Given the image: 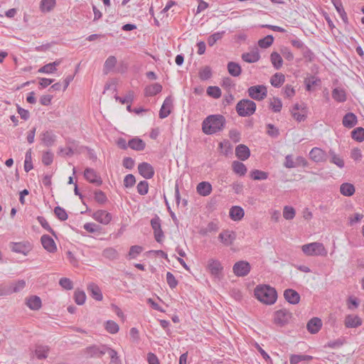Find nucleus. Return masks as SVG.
Returning <instances> with one entry per match:
<instances>
[{"mask_svg": "<svg viewBox=\"0 0 364 364\" xmlns=\"http://www.w3.org/2000/svg\"><path fill=\"white\" fill-rule=\"evenodd\" d=\"M313 359L311 355H291L290 356V364H298L301 361H310Z\"/></svg>", "mask_w": 364, "mask_h": 364, "instance_id": "nucleus-39", "label": "nucleus"}, {"mask_svg": "<svg viewBox=\"0 0 364 364\" xmlns=\"http://www.w3.org/2000/svg\"><path fill=\"white\" fill-rule=\"evenodd\" d=\"M116 100L119 101L122 104H131L134 97V94L133 91H129L124 97H120L119 96L114 97Z\"/></svg>", "mask_w": 364, "mask_h": 364, "instance_id": "nucleus-52", "label": "nucleus"}, {"mask_svg": "<svg viewBox=\"0 0 364 364\" xmlns=\"http://www.w3.org/2000/svg\"><path fill=\"white\" fill-rule=\"evenodd\" d=\"M162 90V86L159 83H154L147 85L144 89L145 96H154L160 93Z\"/></svg>", "mask_w": 364, "mask_h": 364, "instance_id": "nucleus-27", "label": "nucleus"}, {"mask_svg": "<svg viewBox=\"0 0 364 364\" xmlns=\"http://www.w3.org/2000/svg\"><path fill=\"white\" fill-rule=\"evenodd\" d=\"M43 247L50 252H55L57 250L55 243L49 235H44L41 239Z\"/></svg>", "mask_w": 364, "mask_h": 364, "instance_id": "nucleus-19", "label": "nucleus"}, {"mask_svg": "<svg viewBox=\"0 0 364 364\" xmlns=\"http://www.w3.org/2000/svg\"><path fill=\"white\" fill-rule=\"evenodd\" d=\"M248 95L253 100L261 101L267 95V89L265 85H258L251 86L247 90Z\"/></svg>", "mask_w": 364, "mask_h": 364, "instance_id": "nucleus-5", "label": "nucleus"}, {"mask_svg": "<svg viewBox=\"0 0 364 364\" xmlns=\"http://www.w3.org/2000/svg\"><path fill=\"white\" fill-rule=\"evenodd\" d=\"M74 299L77 304L82 305L85 302L86 299L85 291L77 289L74 293Z\"/></svg>", "mask_w": 364, "mask_h": 364, "instance_id": "nucleus-47", "label": "nucleus"}, {"mask_svg": "<svg viewBox=\"0 0 364 364\" xmlns=\"http://www.w3.org/2000/svg\"><path fill=\"white\" fill-rule=\"evenodd\" d=\"M54 213L56 217L61 221H65L68 218L65 210L60 206H57L54 208Z\"/></svg>", "mask_w": 364, "mask_h": 364, "instance_id": "nucleus-53", "label": "nucleus"}, {"mask_svg": "<svg viewBox=\"0 0 364 364\" xmlns=\"http://www.w3.org/2000/svg\"><path fill=\"white\" fill-rule=\"evenodd\" d=\"M41 140L43 144L46 146H53L56 140V136L53 133L52 131H46L41 135Z\"/></svg>", "mask_w": 364, "mask_h": 364, "instance_id": "nucleus-20", "label": "nucleus"}, {"mask_svg": "<svg viewBox=\"0 0 364 364\" xmlns=\"http://www.w3.org/2000/svg\"><path fill=\"white\" fill-rule=\"evenodd\" d=\"M208 268L215 277H218L223 269L220 262L213 259L208 261Z\"/></svg>", "mask_w": 364, "mask_h": 364, "instance_id": "nucleus-25", "label": "nucleus"}, {"mask_svg": "<svg viewBox=\"0 0 364 364\" xmlns=\"http://www.w3.org/2000/svg\"><path fill=\"white\" fill-rule=\"evenodd\" d=\"M84 177L87 181L96 186H100L102 183L100 176L97 174L96 171L93 168H85Z\"/></svg>", "mask_w": 364, "mask_h": 364, "instance_id": "nucleus-11", "label": "nucleus"}, {"mask_svg": "<svg viewBox=\"0 0 364 364\" xmlns=\"http://www.w3.org/2000/svg\"><path fill=\"white\" fill-rule=\"evenodd\" d=\"M260 58V55L257 48H255L250 52L245 53L242 55V59L249 63H256Z\"/></svg>", "mask_w": 364, "mask_h": 364, "instance_id": "nucleus-22", "label": "nucleus"}, {"mask_svg": "<svg viewBox=\"0 0 364 364\" xmlns=\"http://www.w3.org/2000/svg\"><path fill=\"white\" fill-rule=\"evenodd\" d=\"M310 158L315 162H323L327 160V154L321 149L314 147L309 153Z\"/></svg>", "mask_w": 364, "mask_h": 364, "instance_id": "nucleus-14", "label": "nucleus"}, {"mask_svg": "<svg viewBox=\"0 0 364 364\" xmlns=\"http://www.w3.org/2000/svg\"><path fill=\"white\" fill-rule=\"evenodd\" d=\"M116 63L117 58L114 56L108 57L104 65L105 73H107L109 72L116 65Z\"/></svg>", "mask_w": 364, "mask_h": 364, "instance_id": "nucleus-51", "label": "nucleus"}, {"mask_svg": "<svg viewBox=\"0 0 364 364\" xmlns=\"http://www.w3.org/2000/svg\"><path fill=\"white\" fill-rule=\"evenodd\" d=\"M207 94L210 97L218 99L221 96V90L217 86H209L207 88Z\"/></svg>", "mask_w": 364, "mask_h": 364, "instance_id": "nucleus-54", "label": "nucleus"}, {"mask_svg": "<svg viewBox=\"0 0 364 364\" xmlns=\"http://www.w3.org/2000/svg\"><path fill=\"white\" fill-rule=\"evenodd\" d=\"M199 77L202 80H207L212 76V70L209 66L202 68L199 71Z\"/></svg>", "mask_w": 364, "mask_h": 364, "instance_id": "nucleus-45", "label": "nucleus"}, {"mask_svg": "<svg viewBox=\"0 0 364 364\" xmlns=\"http://www.w3.org/2000/svg\"><path fill=\"white\" fill-rule=\"evenodd\" d=\"M233 171L240 176H245L247 173V168L242 162L235 161L232 164Z\"/></svg>", "mask_w": 364, "mask_h": 364, "instance_id": "nucleus-38", "label": "nucleus"}, {"mask_svg": "<svg viewBox=\"0 0 364 364\" xmlns=\"http://www.w3.org/2000/svg\"><path fill=\"white\" fill-rule=\"evenodd\" d=\"M274 41V37L272 35H268L264 38L259 40L258 46L262 48H267L269 47Z\"/></svg>", "mask_w": 364, "mask_h": 364, "instance_id": "nucleus-46", "label": "nucleus"}, {"mask_svg": "<svg viewBox=\"0 0 364 364\" xmlns=\"http://www.w3.org/2000/svg\"><path fill=\"white\" fill-rule=\"evenodd\" d=\"M107 346H92L87 348V353L91 357L101 358L105 353H107Z\"/></svg>", "mask_w": 364, "mask_h": 364, "instance_id": "nucleus-13", "label": "nucleus"}, {"mask_svg": "<svg viewBox=\"0 0 364 364\" xmlns=\"http://www.w3.org/2000/svg\"><path fill=\"white\" fill-rule=\"evenodd\" d=\"M322 327V321L318 317L311 318L307 324L306 328L308 331L312 334L318 333Z\"/></svg>", "mask_w": 364, "mask_h": 364, "instance_id": "nucleus-16", "label": "nucleus"}, {"mask_svg": "<svg viewBox=\"0 0 364 364\" xmlns=\"http://www.w3.org/2000/svg\"><path fill=\"white\" fill-rule=\"evenodd\" d=\"M138 171L141 176L150 179L154 176V167L149 163L142 162L138 165Z\"/></svg>", "mask_w": 364, "mask_h": 364, "instance_id": "nucleus-9", "label": "nucleus"}, {"mask_svg": "<svg viewBox=\"0 0 364 364\" xmlns=\"http://www.w3.org/2000/svg\"><path fill=\"white\" fill-rule=\"evenodd\" d=\"M136 183L135 177L133 174H127L124 178V186L126 188L132 187Z\"/></svg>", "mask_w": 364, "mask_h": 364, "instance_id": "nucleus-62", "label": "nucleus"}, {"mask_svg": "<svg viewBox=\"0 0 364 364\" xmlns=\"http://www.w3.org/2000/svg\"><path fill=\"white\" fill-rule=\"evenodd\" d=\"M301 250L307 256H326L327 250L324 245L318 242H311L301 246Z\"/></svg>", "mask_w": 364, "mask_h": 364, "instance_id": "nucleus-4", "label": "nucleus"}, {"mask_svg": "<svg viewBox=\"0 0 364 364\" xmlns=\"http://www.w3.org/2000/svg\"><path fill=\"white\" fill-rule=\"evenodd\" d=\"M235 155L241 161H245L250 156V150L246 145L240 144L235 149Z\"/></svg>", "mask_w": 364, "mask_h": 364, "instance_id": "nucleus-23", "label": "nucleus"}, {"mask_svg": "<svg viewBox=\"0 0 364 364\" xmlns=\"http://www.w3.org/2000/svg\"><path fill=\"white\" fill-rule=\"evenodd\" d=\"M284 299L291 304H296L300 301V295L291 289H287L284 292Z\"/></svg>", "mask_w": 364, "mask_h": 364, "instance_id": "nucleus-18", "label": "nucleus"}, {"mask_svg": "<svg viewBox=\"0 0 364 364\" xmlns=\"http://www.w3.org/2000/svg\"><path fill=\"white\" fill-rule=\"evenodd\" d=\"M362 319L356 315L349 314L345 317L344 324L346 328H357L362 325Z\"/></svg>", "mask_w": 364, "mask_h": 364, "instance_id": "nucleus-17", "label": "nucleus"}, {"mask_svg": "<svg viewBox=\"0 0 364 364\" xmlns=\"http://www.w3.org/2000/svg\"><path fill=\"white\" fill-rule=\"evenodd\" d=\"M256 103L248 99H242L237 102L235 107L237 113L240 117H250L256 111Z\"/></svg>", "mask_w": 364, "mask_h": 364, "instance_id": "nucleus-3", "label": "nucleus"}, {"mask_svg": "<svg viewBox=\"0 0 364 364\" xmlns=\"http://www.w3.org/2000/svg\"><path fill=\"white\" fill-rule=\"evenodd\" d=\"M55 3V0H42L41 9L42 11H50L54 8Z\"/></svg>", "mask_w": 364, "mask_h": 364, "instance_id": "nucleus-48", "label": "nucleus"}, {"mask_svg": "<svg viewBox=\"0 0 364 364\" xmlns=\"http://www.w3.org/2000/svg\"><path fill=\"white\" fill-rule=\"evenodd\" d=\"M26 286V282L23 280H19L16 283H13L9 285L11 294L21 291Z\"/></svg>", "mask_w": 364, "mask_h": 364, "instance_id": "nucleus-49", "label": "nucleus"}, {"mask_svg": "<svg viewBox=\"0 0 364 364\" xmlns=\"http://www.w3.org/2000/svg\"><path fill=\"white\" fill-rule=\"evenodd\" d=\"M11 250L13 252L26 255L30 251L31 247L28 245L23 244L21 242H16L12 244Z\"/></svg>", "mask_w": 364, "mask_h": 364, "instance_id": "nucleus-30", "label": "nucleus"}, {"mask_svg": "<svg viewBox=\"0 0 364 364\" xmlns=\"http://www.w3.org/2000/svg\"><path fill=\"white\" fill-rule=\"evenodd\" d=\"M102 255L109 260H114L119 257L117 251L113 247L105 248L102 252Z\"/></svg>", "mask_w": 364, "mask_h": 364, "instance_id": "nucleus-40", "label": "nucleus"}, {"mask_svg": "<svg viewBox=\"0 0 364 364\" xmlns=\"http://www.w3.org/2000/svg\"><path fill=\"white\" fill-rule=\"evenodd\" d=\"M255 297L265 304H273L277 299V293L274 288L269 285L257 286L255 289Z\"/></svg>", "mask_w": 364, "mask_h": 364, "instance_id": "nucleus-2", "label": "nucleus"}, {"mask_svg": "<svg viewBox=\"0 0 364 364\" xmlns=\"http://www.w3.org/2000/svg\"><path fill=\"white\" fill-rule=\"evenodd\" d=\"M60 285L65 289L70 290L73 288L72 281L66 277L61 278L59 281Z\"/></svg>", "mask_w": 364, "mask_h": 364, "instance_id": "nucleus-64", "label": "nucleus"}, {"mask_svg": "<svg viewBox=\"0 0 364 364\" xmlns=\"http://www.w3.org/2000/svg\"><path fill=\"white\" fill-rule=\"evenodd\" d=\"M166 282L171 289L175 288L178 284V282L175 277L170 272L166 273Z\"/></svg>", "mask_w": 364, "mask_h": 364, "instance_id": "nucleus-63", "label": "nucleus"}, {"mask_svg": "<svg viewBox=\"0 0 364 364\" xmlns=\"http://www.w3.org/2000/svg\"><path fill=\"white\" fill-rule=\"evenodd\" d=\"M244 215V210L240 206H233L230 210V217L235 221L240 220Z\"/></svg>", "mask_w": 364, "mask_h": 364, "instance_id": "nucleus-29", "label": "nucleus"}, {"mask_svg": "<svg viewBox=\"0 0 364 364\" xmlns=\"http://www.w3.org/2000/svg\"><path fill=\"white\" fill-rule=\"evenodd\" d=\"M329 154L331 156V162L337 165L339 168H343L344 166V161L342 159H341L338 156H337L335 152L332 150L329 151Z\"/></svg>", "mask_w": 364, "mask_h": 364, "instance_id": "nucleus-56", "label": "nucleus"}, {"mask_svg": "<svg viewBox=\"0 0 364 364\" xmlns=\"http://www.w3.org/2000/svg\"><path fill=\"white\" fill-rule=\"evenodd\" d=\"M319 82H320V80L315 76H311V77L306 78L305 80L306 90L308 91H310L311 86L317 85V83Z\"/></svg>", "mask_w": 364, "mask_h": 364, "instance_id": "nucleus-61", "label": "nucleus"}, {"mask_svg": "<svg viewBox=\"0 0 364 364\" xmlns=\"http://www.w3.org/2000/svg\"><path fill=\"white\" fill-rule=\"evenodd\" d=\"M332 97L338 102H343L346 100V94L343 89L336 87L332 91Z\"/></svg>", "mask_w": 364, "mask_h": 364, "instance_id": "nucleus-32", "label": "nucleus"}, {"mask_svg": "<svg viewBox=\"0 0 364 364\" xmlns=\"http://www.w3.org/2000/svg\"><path fill=\"white\" fill-rule=\"evenodd\" d=\"M282 107V103L280 99L275 97L273 99V101L270 102V108L274 112H280L281 109Z\"/></svg>", "mask_w": 364, "mask_h": 364, "instance_id": "nucleus-59", "label": "nucleus"}, {"mask_svg": "<svg viewBox=\"0 0 364 364\" xmlns=\"http://www.w3.org/2000/svg\"><path fill=\"white\" fill-rule=\"evenodd\" d=\"M151 225L154 230L156 241L159 243L161 242L164 237V234L161 230V220L158 215H155V217L151 220Z\"/></svg>", "mask_w": 364, "mask_h": 364, "instance_id": "nucleus-8", "label": "nucleus"}, {"mask_svg": "<svg viewBox=\"0 0 364 364\" xmlns=\"http://www.w3.org/2000/svg\"><path fill=\"white\" fill-rule=\"evenodd\" d=\"M226 119L222 114L208 116L202 123V130L205 134H213L225 128Z\"/></svg>", "mask_w": 364, "mask_h": 364, "instance_id": "nucleus-1", "label": "nucleus"}, {"mask_svg": "<svg viewBox=\"0 0 364 364\" xmlns=\"http://www.w3.org/2000/svg\"><path fill=\"white\" fill-rule=\"evenodd\" d=\"M283 216L286 220H291L295 216V210L291 206H285L283 210Z\"/></svg>", "mask_w": 364, "mask_h": 364, "instance_id": "nucleus-58", "label": "nucleus"}, {"mask_svg": "<svg viewBox=\"0 0 364 364\" xmlns=\"http://www.w3.org/2000/svg\"><path fill=\"white\" fill-rule=\"evenodd\" d=\"M351 137L358 141L362 142L364 141V128L357 127L351 132Z\"/></svg>", "mask_w": 364, "mask_h": 364, "instance_id": "nucleus-42", "label": "nucleus"}, {"mask_svg": "<svg viewBox=\"0 0 364 364\" xmlns=\"http://www.w3.org/2000/svg\"><path fill=\"white\" fill-rule=\"evenodd\" d=\"M251 270L250 264L244 260L237 262L232 267L233 273L240 277L247 276Z\"/></svg>", "mask_w": 364, "mask_h": 364, "instance_id": "nucleus-6", "label": "nucleus"}, {"mask_svg": "<svg viewBox=\"0 0 364 364\" xmlns=\"http://www.w3.org/2000/svg\"><path fill=\"white\" fill-rule=\"evenodd\" d=\"M270 60L273 67L276 70H279L282 66L283 60L280 54L277 52H273L270 55Z\"/></svg>", "mask_w": 364, "mask_h": 364, "instance_id": "nucleus-36", "label": "nucleus"}, {"mask_svg": "<svg viewBox=\"0 0 364 364\" xmlns=\"http://www.w3.org/2000/svg\"><path fill=\"white\" fill-rule=\"evenodd\" d=\"M285 77L282 73H277L270 79V82L274 87H279L284 82Z\"/></svg>", "mask_w": 364, "mask_h": 364, "instance_id": "nucleus-35", "label": "nucleus"}, {"mask_svg": "<svg viewBox=\"0 0 364 364\" xmlns=\"http://www.w3.org/2000/svg\"><path fill=\"white\" fill-rule=\"evenodd\" d=\"M250 177L253 180H265L268 178V173L260 170L255 169L252 171H251Z\"/></svg>", "mask_w": 364, "mask_h": 364, "instance_id": "nucleus-43", "label": "nucleus"}, {"mask_svg": "<svg viewBox=\"0 0 364 364\" xmlns=\"http://www.w3.org/2000/svg\"><path fill=\"white\" fill-rule=\"evenodd\" d=\"M340 191L345 196H351L355 193V187L349 183H344L340 187Z\"/></svg>", "mask_w": 364, "mask_h": 364, "instance_id": "nucleus-37", "label": "nucleus"}, {"mask_svg": "<svg viewBox=\"0 0 364 364\" xmlns=\"http://www.w3.org/2000/svg\"><path fill=\"white\" fill-rule=\"evenodd\" d=\"M128 146L133 150L143 151L145 149L146 144L142 139L135 137L128 141Z\"/></svg>", "mask_w": 364, "mask_h": 364, "instance_id": "nucleus-26", "label": "nucleus"}, {"mask_svg": "<svg viewBox=\"0 0 364 364\" xmlns=\"http://www.w3.org/2000/svg\"><path fill=\"white\" fill-rule=\"evenodd\" d=\"M136 188H137V192L140 195H141V196L146 195L148 193L149 183L146 181H140L138 183Z\"/></svg>", "mask_w": 364, "mask_h": 364, "instance_id": "nucleus-57", "label": "nucleus"}, {"mask_svg": "<svg viewBox=\"0 0 364 364\" xmlns=\"http://www.w3.org/2000/svg\"><path fill=\"white\" fill-rule=\"evenodd\" d=\"M92 218L97 222L104 225H107L112 220L111 214L104 210L96 211L93 214Z\"/></svg>", "mask_w": 364, "mask_h": 364, "instance_id": "nucleus-15", "label": "nucleus"}, {"mask_svg": "<svg viewBox=\"0 0 364 364\" xmlns=\"http://www.w3.org/2000/svg\"><path fill=\"white\" fill-rule=\"evenodd\" d=\"M87 291L91 296L97 301H101L102 299V294L100 287L94 284L91 283L87 286Z\"/></svg>", "mask_w": 364, "mask_h": 364, "instance_id": "nucleus-28", "label": "nucleus"}, {"mask_svg": "<svg viewBox=\"0 0 364 364\" xmlns=\"http://www.w3.org/2000/svg\"><path fill=\"white\" fill-rule=\"evenodd\" d=\"M173 99L171 96H168L164 101V103L159 111V117L161 119H164L167 117L171 112L173 109Z\"/></svg>", "mask_w": 364, "mask_h": 364, "instance_id": "nucleus-10", "label": "nucleus"}, {"mask_svg": "<svg viewBox=\"0 0 364 364\" xmlns=\"http://www.w3.org/2000/svg\"><path fill=\"white\" fill-rule=\"evenodd\" d=\"M50 348L47 346L38 345L35 349V354L40 360L46 359L48 357V353Z\"/></svg>", "mask_w": 364, "mask_h": 364, "instance_id": "nucleus-34", "label": "nucleus"}, {"mask_svg": "<svg viewBox=\"0 0 364 364\" xmlns=\"http://www.w3.org/2000/svg\"><path fill=\"white\" fill-rule=\"evenodd\" d=\"M218 238L221 242H223L225 245L229 246L232 244L234 240L236 238V235L233 231H230L228 230L222 231L219 235Z\"/></svg>", "mask_w": 364, "mask_h": 364, "instance_id": "nucleus-12", "label": "nucleus"}, {"mask_svg": "<svg viewBox=\"0 0 364 364\" xmlns=\"http://www.w3.org/2000/svg\"><path fill=\"white\" fill-rule=\"evenodd\" d=\"M225 33V31L216 32L210 35L208 38V44L209 46H213L218 41L221 39Z\"/></svg>", "mask_w": 364, "mask_h": 364, "instance_id": "nucleus-50", "label": "nucleus"}, {"mask_svg": "<svg viewBox=\"0 0 364 364\" xmlns=\"http://www.w3.org/2000/svg\"><path fill=\"white\" fill-rule=\"evenodd\" d=\"M219 229L218 225L215 222H210L206 227L202 228L199 233L203 235H206L208 233L216 232Z\"/></svg>", "mask_w": 364, "mask_h": 364, "instance_id": "nucleus-41", "label": "nucleus"}, {"mask_svg": "<svg viewBox=\"0 0 364 364\" xmlns=\"http://www.w3.org/2000/svg\"><path fill=\"white\" fill-rule=\"evenodd\" d=\"M107 353L109 354L112 363L121 364V360L119 359L117 352L115 350L107 346Z\"/></svg>", "mask_w": 364, "mask_h": 364, "instance_id": "nucleus-55", "label": "nucleus"}, {"mask_svg": "<svg viewBox=\"0 0 364 364\" xmlns=\"http://www.w3.org/2000/svg\"><path fill=\"white\" fill-rule=\"evenodd\" d=\"M291 318V313L287 309H280L274 313V323L279 326H284L287 324Z\"/></svg>", "mask_w": 364, "mask_h": 364, "instance_id": "nucleus-7", "label": "nucleus"}, {"mask_svg": "<svg viewBox=\"0 0 364 364\" xmlns=\"http://www.w3.org/2000/svg\"><path fill=\"white\" fill-rule=\"evenodd\" d=\"M26 304L32 310H38L41 307V300L38 296H32L27 299Z\"/></svg>", "mask_w": 364, "mask_h": 364, "instance_id": "nucleus-31", "label": "nucleus"}, {"mask_svg": "<svg viewBox=\"0 0 364 364\" xmlns=\"http://www.w3.org/2000/svg\"><path fill=\"white\" fill-rule=\"evenodd\" d=\"M198 193L202 196H207L211 193L212 186L209 182L202 181L196 187Z\"/></svg>", "mask_w": 364, "mask_h": 364, "instance_id": "nucleus-24", "label": "nucleus"}, {"mask_svg": "<svg viewBox=\"0 0 364 364\" xmlns=\"http://www.w3.org/2000/svg\"><path fill=\"white\" fill-rule=\"evenodd\" d=\"M228 73L233 77H238L240 75L242 69L240 65L235 62H229L227 65Z\"/></svg>", "mask_w": 364, "mask_h": 364, "instance_id": "nucleus-33", "label": "nucleus"}, {"mask_svg": "<svg viewBox=\"0 0 364 364\" xmlns=\"http://www.w3.org/2000/svg\"><path fill=\"white\" fill-rule=\"evenodd\" d=\"M53 161V154L51 151H47L43 153L42 156V161L46 166H49Z\"/></svg>", "mask_w": 364, "mask_h": 364, "instance_id": "nucleus-60", "label": "nucleus"}, {"mask_svg": "<svg viewBox=\"0 0 364 364\" xmlns=\"http://www.w3.org/2000/svg\"><path fill=\"white\" fill-rule=\"evenodd\" d=\"M105 328L107 332L112 334L117 333L119 329L118 324L113 321H107L105 323Z\"/></svg>", "mask_w": 364, "mask_h": 364, "instance_id": "nucleus-44", "label": "nucleus"}, {"mask_svg": "<svg viewBox=\"0 0 364 364\" xmlns=\"http://www.w3.org/2000/svg\"><path fill=\"white\" fill-rule=\"evenodd\" d=\"M358 123V118L353 112H348L343 118L342 124L343 127L350 129L355 127Z\"/></svg>", "mask_w": 364, "mask_h": 364, "instance_id": "nucleus-21", "label": "nucleus"}]
</instances>
